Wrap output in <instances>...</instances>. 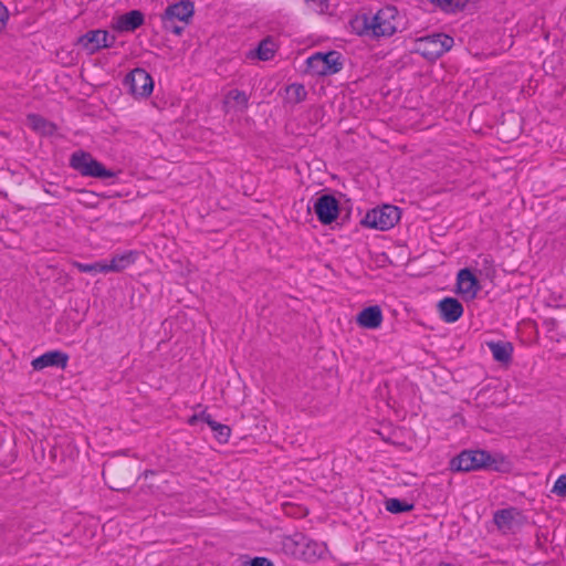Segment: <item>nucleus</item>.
<instances>
[{
	"mask_svg": "<svg viewBox=\"0 0 566 566\" xmlns=\"http://www.w3.org/2000/svg\"><path fill=\"white\" fill-rule=\"evenodd\" d=\"M401 24V18L395 7H385L374 15H356L350 21L352 30L359 35L373 38L391 36Z\"/></svg>",
	"mask_w": 566,
	"mask_h": 566,
	"instance_id": "nucleus-1",
	"label": "nucleus"
},
{
	"mask_svg": "<svg viewBox=\"0 0 566 566\" xmlns=\"http://www.w3.org/2000/svg\"><path fill=\"white\" fill-rule=\"evenodd\" d=\"M282 549L286 555L308 564L325 559L329 554L325 543L314 541L300 533L283 537Z\"/></svg>",
	"mask_w": 566,
	"mask_h": 566,
	"instance_id": "nucleus-2",
	"label": "nucleus"
},
{
	"mask_svg": "<svg viewBox=\"0 0 566 566\" xmlns=\"http://www.w3.org/2000/svg\"><path fill=\"white\" fill-rule=\"evenodd\" d=\"M195 13L193 3L189 0H181L166 8L161 15V22L165 30L180 35L184 27L177 25V21L188 24Z\"/></svg>",
	"mask_w": 566,
	"mask_h": 566,
	"instance_id": "nucleus-3",
	"label": "nucleus"
},
{
	"mask_svg": "<svg viewBox=\"0 0 566 566\" xmlns=\"http://www.w3.org/2000/svg\"><path fill=\"white\" fill-rule=\"evenodd\" d=\"M70 165L84 177L107 179L115 176L112 170L106 169L91 154L82 150L72 154Z\"/></svg>",
	"mask_w": 566,
	"mask_h": 566,
	"instance_id": "nucleus-4",
	"label": "nucleus"
},
{
	"mask_svg": "<svg viewBox=\"0 0 566 566\" xmlns=\"http://www.w3.org/2000/svg\"><path fill=\"white\" fill-rule=\"evenodd\" d=\"M453 46V39L447 34L437 33L418 39L415 51L428 60H436Z\"/></svg>",
	"mask_w": 566,
	"mask_h": 566,
	"instance_id": "nucleus-5",
	"label": "nucleus"
},
{
	"mask_svg": "<svg viewBox=\"0 0 566 566\" xmlns=\"http://www.w3.org/2000/svg\"><path fill=\"white\" fill-rule=\"evenodd\" d=\"M399 219V209L395 206L385 205L368 211L361 220V223L370 229L386 231L395 227Z\"/></svg>",
	"mask_w": 566,
	"mask_h": 566,
	"instance_id": "nucleus-6",
	"label": "nucleus"
},
{
	"mask_svg": "<svg viewBox=\"0 0 566 566\" xmlns=\"http://www.w3.org/2000/svg\"><path fill=\"white\" fill-rule=\"evenodd\" d=\"M491 465V455L482 450L463 451L450 462V469L467 472Z\"/></svg>",
	"mask_w": 566,
	"mask_h": 566,
	"instance_id": "nucleus-7",
	"label": "nucleus"
},
{
	"mask_svg": "<svg viewBox=\"0 0 566 566\" xmlns=\"http://www.w3.org/2000/svg\"><path fill=\"white\" fill-rule=\"evenodd\" d=\"M307 67L314 75L337 73L340 67V54L336 51L315 53L307 59Z\"/></svg>",
	"mask_w": 566,
	"mask_h": 566,
	"instance_id": "nucleus-8",
	"label": "nucleus"
},
{
	"mask_svg": "<svg viewBox=\"0 0 566 566\" xmlns=\"http://www.w3.org/2000/svg\"><path fill=\"white\" fill-rule=\"evenodd\" d=\"M115 43V36L106 30H91L78 39L80 46L88 54L109 48Z\"/></svg>",
	"mask_w": 566,
	"mask_h": 566,
	"instance_id": "nucleus-9",
	"label": "nucleus"
},
{
	"mask_svg": "<svg viewBox=\"0 0 566 566\" xmlns=\"http://www.w3.org/2000/svg\"><path fill=\"white\" fill-rule=\"evenodd\" d=\"M125 84L129 91L137 97H147L154 90V81L149 73L143 69L133 70L125 78Z\"/></svg>",
	"mask_w": 566,
	"mask_h": 566,
	"instance_id": "nucleus-10",
	"label": "nucleus"
},
{
	"mask_svg": "<svg viewBox=\"0 0 566 566\" xmlns=\"http://www.w3.org/2000/svg\"><path fill=\"white\" fill-rule=\"evenodd\" d=\"M494 523L497 528L504 533H515L526 523L523 513L516 509H504L494 514Z\"/></svg>",
	"mask_w": 566,
	"mask_h": 566,
	"instance_id": "nucleus-11",
	"label": "nucleus"
},
{
	"mask_svg": "<svg viewBox=\"0 0 566 566\" xmlns=\"http://www.w3.org/2000/svg\"><path fill=\"white\" fill-rule=\"evenodd\" d=\"M481 286L476 276L469 269H462L457 275V292L464 301L476 297Z\"/></svg>",
	"mask_w": 566,
	"mask_h": 566,
	"instance_id": "nucleus-12",
	"label": "nucleus"
},
{
	"mask_svg": "<svg viewBox=\"0 0 566 566\" xmlns=\"http://www.w3.org/2000/svg\"><path fill=\"white\" fill-rule=\"evenodd\" d=\"M314 211L322 223L329 224L338 217V201L331 195H323L315 201Z\"/></svg>",
	"mask_w": 566,
	"mask_h": 566,
	"instance_id": "nucleus-13",
	"label": "nucleus"
},
{
	"mask_svg": "<svg viewBox=\"0 0 566 566\" xmlns=\"http://www.w3.org/2000/svg\"><path fill=\"white\" fill-rule=\"evenodd\" d=\"M279 45L272 38L263 39L259 45L245 53V60L249 62L255 61H270L274 57L277 52Z\"/></svg>",
	"mask_w": 566,
	"mask_h": 566,
	"instance_id": "nucleus-14",
	"label": "nucleus"
},
{
	"mask_svg": "<svg viewBox=\"0 0 566 566\" xmlns=\"http://www.w3.org/2000/svg\"><path fill=\"white\" fill-rule=\"evenodd\" d=\"M144 23V14L138 10L115 17L112 28L118 32H133Z\"/></svg>",
	"mask_w": 566,
	"mask_h": 566,
	"instance_id": "nucleus-15",
	"label": "nucleus"
},
{
	"mask_svg": "<svg viewBox=\"0 0 566 566\" xmlns=\"http://www.w3.org/2000/svg\"><path fill=\"white\" fill-rule=\"evenodd\" d=\"M69 356L60 350L46 352L43 355L34 358L31 363L33 369L42 370L46 367H61L65 368L67 365Z\"/></svg>",
	"mask_w": 566,
	"mask_h": 566,
	"instance_id": "nucleus-16",
	"label": "nucleus"
},
{
	"mask_svg": "<svg viewBox=\"0 0 566 566\" xmlns=\"http://www.w3.org/2000/svg\"><path fill=\"white\" fill-rule=\"evenodd\" d=\"M249 105L248 95L237 88L230 90L223 99V107L227 114H241Z\"/></svg>",
	"mask_w": 566,
	"mask_h": 566,
	"instance_id": "nucleus-17",
	"label": "nucleus"
},
{
	"mask_svg": "<svg viewBox=\"0 0 566 566\" xmlns=\"http://www.w3.org/2000/svg\"><path fill=\"white\" fill-rule=\"evenodd\" d=\"M384 321L381 308L378 305H373L364 308L356 316V323L361 328L377 329L381 326Z\"/></svg>",
	"mask_w": 566,
	"mask_h": 566,
	"instance_id": "nucleus-18",
	"label": "nucleus"
},
{
	"mask_svg": "<svg viewBox=\"0 0 566 566\" xmlns=\"http://www.w3.org/2000/svg\"><path fill=\"white\" fill-rule=\"evenodd\" d=\"M138 253L135 251H125L123 253L112 255L109 261L105 260L106 274L107 273H118L130 265H133L137 260Z\"/></svg>",
	"mask_w": 566,
	"mask_h": 566,
	"instance_id": "nucleus-19",
	"label": "nucleus"
},
{
	"mask_svg": "<svg viewBox=\"0 0 566 566\" xmlns=\"http://www.w3.org/2000/svg\"><path fill=\"white\" fill-rule=\"evenodd\" d=\"M442 319L447 323L457 322L463 314V306L453 297H446L438 304Z\"/></svg>",
	"mask_w": 566,
	"mask_h": 566,
	"instance_id": "nucleus-20",
	"label": "nucleus"
},
{
	"mask_svg": "<svg viewBox=\"0 0 566 566\" xmlns=\"http://www.w3.org/2000/svg\"><path fill=\"white\" fill-rule=\"evenodd\" d=\"M489 348L495 360L507 363L513 353V347L510 343H489Z\"/></svg>",
	"mask_w": 566,
	"mask_h": 566,
	"instance_id": "nucleus-21",
	"label": "nucleus"
},
{
	"mask_svg": "<svg viewBox=\"0 0 566 566\" xmlns=\"http://www.w3.org/2000/svg\"><path fill=\"white\" fill-rule=\"evenodd\" d=\"M72 264L74 268H76L80 272H83V273H92V274L104 273V274H106L105 260L94 262L91 264L74 261Z\"/></svg>",
	"mask_w": 566,
	"mask_h": 566,
	"instance_id": "nucleus-22",
	"label": "nucleus"
},
{
	"mask_svg": "<svg viewBox=\"0 0 566 566\" xmlns=\"http://www.w3.org/2000/svg\"><path fill=\"white\" fill-rule=\"evenodd\" d=\"M306 97V91L301 84H291L286 87V99L290 103H300Z\"/></svg>",
	"mask_w": 566,
	"mask_h": 566,
	"instance_id": "nucleus-23",
	"label": "nucleus"
},
{
	"mask_svg": "<svg viewBox=\"0 0 566 566\" xmlns=\"http://www.w3.org/2000/svg\"><path fill=\"white\" fill-rule=\"evenodd\" d=\"M27 124L32 129H34L39 133H42V134L51 132V125L44 118H42L38 115H33V114L29 115L27 117Z\"/></svg>",
	"mask_w": 566,
	"mask_h": 566,
	"instance_id": "nucleus-24",
	"label": "nucleus"
},
{
	"mask_svg": "<svg viewBox=\"0 0 566 566\" xmlns=\"http://www.w3.org/2000/svg\"><path fill=\"white\" fill-rule=\"evenodd\" d=\"M386 509L390 513H403L410 511L412 509V505L408 504L407 502H402L398 499H389L386 502Z\"/></svg>",
	"mask_w": 566,
	"mask_h": 566,
	"instance_id": "nucleus-25",
	"label": "nucleus"
},
{
	"mask_svg": "<svg viewBox=\"0 0 566 566\" xmlns=\"http://www.w3.org/2000/svg\"><path fill=\"white\" fill-rule=\"evenodd\" d=\"M211 430L214 432V436L218 439V441L222 442V443H226L229 440L230 434H231L230 427L219 423V422H216L213 424V427L211 428Z\"/></svg>",
	"mask_w": 566,
	"mask_h": 566,
	"instance_id": "nucleus-26",
	"label": "nucleus"
},
{
	"mask_svg": "<svg viewBox=\"0 0 566 566\" xmlns=\"http://www.w3.org/2000/svg\"><path fill=\"white\" fill-rule=\"evenodd\" d=\"M469 0H438V4L446 11L463 9Z\"/></svg>",
	"mask_w": 566,
	"mask_h": 566,
	"instance_id": "nucleus-27",
	"label": "nucleus"
},
{
	"mask_svg": "<svg viewBox=\"0 0 566 566\" xmlns=\"http://www.w3.org/2000/svg\"><path fill=\"white\" fill-rule=\"evenodd\" d=\"M552 493L559 497H566V474H562L555 481Z\"/></svg>",
	"mask_w": 566,
	"mask_h": 566,
	"instance_id": "nucleus-28",
	"label": "nucleus"
},
{
	"mask_svg": "<svg viewBox=\"0 0 566 566\" xmlns=\"http://www.w3.org/2000/svg\"><path fill=\"white\" fill-rule=\"evenodd\" d=\"M241 566H274L269 559L264 557H255L250 562H244Z\"/></svg>",
	"mask_w": 566,
	"mask_h": 566,
	"instance_id": "nucleus-29",
	"label": "nucleus"
},
{
	"mask_svg": "<svg viewBox=\"0 0 566 566\" xmlns=\"http://www.w3.org/2000/svg\"><path fill=\"white\" fill-rule=\"evenodd\" d=\"M199 418H200V421H203L206 422L210 428L213 427V424L217 422L212 419V417L207 413L206 411H202L201 413H199Z\"/></svg>",
	"mask_w": 566,
	"mask_h": 566,
	"instance_id": "nucleus-30",
	"label": "nucleus"
},
{
	"mask_svg": "<svg viewBox=\"0 0 566 566\" xmlns=\"http://www.w3.org/2000/svg\"><path fill=\"white\" fill-rule=\"evenodd\" d=\"M199 418H200V421H203L206 422L210 428L213 427V424L217 422L212 419V417L207 413L206 411H202L201 413H199Z\"/></svg>",
	"mask_w": 566,
	"mask_h": 566,
	"instance_id": "nucleus-31",
	"label": "nucleus"
},
{
	"mask_svg": "<svg viewBox=\"0 0 566 566\" xmlns=\"http://www.w3.org/2000/svg\"><path fill=\"white\" fill-rule=\"evenodd\" d=\"M8 19V10L7 8L0 2V29L4 25L6 21Z\"/></svg>",
	"mask_w": 566,
	"mask_h": 566,
	"instance_id": "nucleus-32",
	"label": "nucleus"
},
{
	"mask_svg": "<svg viewBox=\"0 0 566 566\" xmlns=\"http://www.w3.org/2000/svg\"><path fill=\"white\" fill-rule=\"evenodd\" d=\"M198 421H200L199 415H193L188 419L190 426H196Z\"/></svg>",
	"mask_w": 566,
	"mask_h": 566,
	"instance_id": "nucleus-33",
	"label": "nucleus"
},
{
	"mask_svg": "<svg viewBox=\"0 0 566 566\" xmlns=\"http://www.w3.org/2000/svg\"><path fill=\"white\" fill-rule=\"evenodd\" d=\"M502 465L504 469L509 468V463H507V461H505V459H502Z\"/></svg>",
	"mask_w": 566,
	"mask_h": 566,
	"instance_id": "nucleus-34",
	"label": "nucleus"
}]
</instances>
